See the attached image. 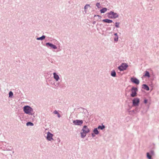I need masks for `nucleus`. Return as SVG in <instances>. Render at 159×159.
<instances>
[{"instance_id": "obj_9", "label": "nucleus", "mask_w": 159, "mask_h": 159, "mask_svg": "<svg viewBox=\"0 0 159 159\" xmlns=\"http://www.w3.org/2000/svg\"><path fill=\"white\" fill-rule=\"evenodd\" d=\"M82 131H83L86 134L89 133V129L88 128L87 126L85 125L84 126Z\"/></svg>"}, {"instance_id": "obj_29", "label": "nucleus", "mask_w": 159, "mask_h": 159, "mask_svg": "<svg viewBox=\"0 0 159 159\" xmlns=\"http://www.w3.org/2000/svg\"><path fill=\"white\" fill-rule=\"evenodd\" d=\"M147 100H144V102L145 103H147Z\"/></svg>"}, {"instance_id": "obj_4", "label": "nucleus", "mask_w": 159, "mask_h": 159, "mask_svg": "<svg viewBox=\"0 0 159 159\" xmlns=\"http://www.w3.org/2000/svg\"><path fill=\"white\" fill-rule=\"evenodd\" d=\"M138 90L137 88L133 87L131 89L132 93L131 96L132 97H134L136 96L137 94L136 92Z\"/></svg>"}, {"instance_id": "obj_13", "label": "nucleus", "mask_w": 159, "mask_h": 159, "mask_svg": "<svg viewBox=\"0 0 159 159\" xmlns=\"http://www.w3.org/2000/svg\"><path fill=\"white\" fill-rule=\"evenodd\" d=\"M143 88L146 90L148 91L149 90V87L146 84H143Z\"/></svg>"}, {"instance_id": "obj_23", "label": "nucleus", "mask_w": 159, "mask_h": 159, "mask_svg": "<svg viewBox=\"0 0 159 159\" xmlns=\"http://www.w3.org/2000/svg\"><path fill=\"white\" fill-rule=\"evenodd\" d=\"M90 7V5L89 4H87L84 7V9L85 10H86L89 7Z\"/></svg>"}, {"instance_id": "obj_8", "label": "nucleus", "mask_w": 159, "mask_h": 159, "mask_svg": "<svg viewBox=\"0 0 159 159\" xmlns=\"http://www.w3.org/2000/svg\"><path fill=\"white\" fill-rule=\"evenodd\" d=\"M73 122L76 125H80L82 124L83 121L82 120H76L74 121Z\"/></svg>"}, {"instance_id": "obj_31", "label": "nucleus", "mask_w": 159, "mask_h": 159, "mask_svg": "<svg viewBox=\"0 0 159 159\" xmlns=\"http://www.w3.org/2000/svg\"><path fill=\"white\" fill-rule=\"evenodd\" d=\"M115 35H116V36H117V33H116L115 34Z\"/></svg>"}, {"instance_id": "obj_16", "label": "nucleus", "mask_w": 159, "mask_h": 159, "mask_svg": "<svg viewBox=\"0 0 159 159\" xmlns=\"http://www.w3.org/2000/svg\"><path fill=\"white\" fill-rule=\"evenodd\" d=\"M45 36L43 35L42 37L37 38V39L38 40H43L45 38Z\"/></svg>"}, {"instance_id": "obj_25", "label": "nucleus", "mask_w": 159, "mask_h": 159, "mask_svg": "<svg viewBox=\"0 0 159 159\" xmlns=\"http://www.w3.org/2000/svg\"><path fill=\"white\" fill-rule=\"evenodd\" d=\"M119 23L116 22L115 23V26L116 27L118 28L119 27Z\"/></svg>"}, {"instance_id": "obj_26", "label": "nucleus", "mask_w": 159, "mask_h": 159, "mask_svg": "<svg viewBox=\"0 0 159 159\" xmlns=\"http://www.w3.org/2000/svg\"><path fill=\"white\" fill-rule=\"evenodd\" d=\"M13 95V93L11 91H10L9 93V96L10 97Z\"/></svg>"}, {"instance_id": "obj_1", "label": "nucleus", "mask_w": 159, "mask_h": 159, "mask_svg": "<svg viewBox=\"0 0 159 159\" xmlns=\"http://www.w3.org/2000/svg\"><path fill=\"white\" fill-rule=\"evenodd\" d=\"M23 111L25 113L29 115H32L33 110V109L29 106H26L23 107Z\"/></svg>"}, {"instance_id": "obj_27", "label": "nucleus", "mask_w": 159, "mask_h": 159, "mask_svg": "<svg viewBox=\"0 0 159 159\" xmlns=\"http://www.w3.org/2000/svg\"><path fill=\"white\" fill-rule=\"evenodd\" d=\"M118 40V37L117 36L116 37L114 38V40L116 41H117Z\"/></svg>"}, {"instance_id": "obj_18", "label": "nucleus", "mask_w": 159, "mask_h": 159, "mask_svg": "<svg viewBox=\"0 0 159 159\" xmlns=\"http://www.w3.org/2000/svg\"><path fill=\"white\" fill-rule=\"evenodd\" d=\"M111 75L113 77H115L116 75V73L115 71H112L111 73Z\"/></svg>"}, {"instance_id": "obj_32", "label": "nucleus", "mask_w": 159, "mask_h": 159, "mask_svg": "<svg viewBox=\"0 0 159 159\" xmlns=\"http://www.w3.org/2000/svg\"><path fill=\"white\" fill-rule=\"evenodd\" d=\"M97 16H98V17H100V18H101V16H99V15H98Z\"/></svg>"}, {"instance_id": "obj_2", "label": "nucleus", "mask_w": 159, "mask_h": 159, "mask_svg": "<svg viewBox=\"0 0 159 159\" xmlns=\"http://www.w3.org/2000/svg\"><path fill=\"white\" fill-rule=\"evenodd\" d=\"M118 16L117 13L112 11L107 13V16L109 18H110L115 19Z\"/></svg>"}, {"instance_id": "obj_30", "label": "nucleus", "mask_w": 159, "mask_h": 159, "mask_svg": "<svg viewBox=\"0 0 159 159\" xmlns=\"http://www.w3.org/2000/svg\"><path fill=\"white\" fill-rule=\"evenodd\" d=\"M58 115V116L59 117H60V115L59 114V113H58V114H57Z\"/></svg>"}, {"instance_id": "obj_14", "label": "nucleus", "mask_w": 159, "mask_h": 159, "mask_svg": "<svg viewBox=\"0 0 159 159\" xmlns=\"http://www.w3.org/2000/svg\"><path fill=\"white\" fill-rule=\"evenodd\" d=\"M107 9L106 8H103L101 10L100 12L101 13H104L107 11Z\"/></svg>"}, {"instance_id": "obj_17", "label": "nucleus", "mask_w": 159, "mask_h": 159, "mask_svg": "<svg viewBox=\"0 0 159 159\" xmlns=\"http://www.w3.org/2000/svg\"><path fill=\"white\" fill-rule=\"evenodd\" d=\"M144 76H147V77H150V75H149V72L148 71H146L145 72V74L144 75Z\"/></svg>"}, {"instance_id": "obj_20", "label": "nucleus", "mask_w": 159, "mask_h": 159, "mask_svg": "<svg viewBox=\"0 0 159 159\" xmlns=\"http://www.w3.org/2000/svg\"><path fill=\"white\" fill-rule=\"evenodd\" d=\"M93 132L96 134H98V131L97 128L94 129Z\"/></svg>"}, {"instance_id": "obj_21", "label": "nucleus", "mask_w": 159, "mask_h": 159, "mask_svg": "<svg viewBox=\"0 0 159 159\" xmlns=\"http://www.w3.org/2000/svg\"><path fill=\"white\" fill-rule=\"evenodd\" d=\"M26 125L27 126H28L29 125H31V126H33L34 125V124L33 123H32L31 122H28L26 123Z\"/></svg>"}, {"instance_id": "obj_28", "label": "nucleus", "mask_w": 159, "mask_h": 159, "mask_svg": "<svg viewBox=\"0 0 159 159\" xmlns=\"http://www.w3.org/2000/svg\"><path fill=\"white\" fill-rule=\"evenodd\" d=\"M54 113L55 114H58L59 113L57 111H54Z\"/></svg>"}, {"instance_id": "obj_24", "label": "nucleus", "mask_w": 159, "mask_h": 159, "mask_svg": "<svg viewBox=\"0 0 159 159\" xmlns=\"http://www.w3.org/2000/svg\"><path fill=\"white\" fill-rule=\"evenodd\" d=\"M96 6L98 8H100L101 7L100 4L99 3H97Z\"/></svg>"}, {"instance_id": "obj_5", "label": "nucleus", "mask_w": 159, "mask_h": 159, "mask_svg": "<svg viewBox=\"0 0 159 159\" xmlns=\"http://www.w3.org/2000/svg\"><path fill=\"white\" fill-rule=\"evenodd\" d=\"M139 99L138 98H135L133 101V106H137L139 105Z\"/></svg>"}, {"instance_id": "obj_6", "label": "nucleus", "mask_w": 159, "mask_h": 159, "mask_svg": "<svg viewBox=\"0 0 159 159\" xmlns=\"http://www.w3.org/2000/svg\"><path fill=\"white\" fill-rule=\"evenodd\" d=\"M53 136V134H51L50 132H48L47 133V139L49 141H51L52 140H53V139L52 138Z\"/></svg>"}, {"instance_id": "obj_12", "label": "nucleus", "mask_w": 159, "mask_h": 159, "mask_svg": "<svg viewBox=\"0 0 159 159\" xmlns=\"http://www.w3.org/2000/svg\"><path fill=\"white\" fill-rule=\"evenodd\" d=\"M102 21L104 22H106L108 23H111L112 22V20L108 19L103 20Z\"/></svg>"}, {"instance_id": "obj_22", "label": "nucleus", "mask_w": 159, "mask_h": 159, "mask_svg": "<svg viewBox=\"0 0 159 159\" xmlns=\"http://www.w3.org/2000/svg\"><path fill=\"white\" fill-rule=\"evenodd\" d=\"M147 157L149 159H152L151 156L149 155V153L148 152L147 153Z\"/></svg>"}, {"instance_id": "obj_7", "label": "nucleus", "mask_w": 159, "mask_h": 159, "mask_svg": "<svg viewBox=\"0 0 159 159\" xmlns=\"http://www.w3.org/2000/svg\"><path fill=\"white\" fill-rule=\"evenodd\" d=\"M130 80L132 82L137 84H139V81L136 78H131Z\"/></svg>"}, {"instance_id": "obj_11", "label": "nucleus", "mask_w": 159, "mask_h": 159, "mask_svg": "<svg viewBox=\"0 0 159 159\" xmlns=\"http://www.w3.org/2000/svg\"><path fill=\"white\" fill-rule=\"evenodd\" d=\"M54 75V78L56 80V81H58L59 79V77L58 75H57L55 73H53Z\"/></svg>"}, {"instance_id": "obj_3", "label": "nucleus", "mask_w": 159, "mask_h": 159, "mask_svg": "<svg viewBox=\"0 0 159 159\" xmlns=\"http://www.w3.org/2000/svg\"><path fill=\"white\" fill-rule=\"evenodd\" d=\"M128 66L126 63H123L119 66L118 69L120 71H123L125 70L127 68Z\"/></svg>"}, {"instance_id": "obj_15", "label": "nucleus", "mask_w": 159, "mask_h": 159, "mask_svg": "<svg viewBox=\"0 0 159 159\" xmlns=\"http://www.w3.org/2000/svg\"><path fill=\"white\" fill-rule=\"evenodd\" d=\"M86 133L83 131L81 133V135L82 138H84L86 136Z\"/></svg>"}, {"instance_id": "obj_19", "label": "nucleus", "mask_w": 159, "mask_h": 159, "mask_svg": "<svg viewBox=\"0 0 159 159\" xmlns=\"http://www.w3.org/2000/svg\"><path fill=\"white\" fill-rule=\"evenodd\" d=\"M105 126L104 125H102V126H99L98 127V129H103L105 128Z\"/></svg>"}, {"instance_id": "obj_10", "label": "nucleus", "mask_w": 159, "mask_h": 159, "mask_svg": "<svg viewBox=\"0 0 159 159\" xmlns=\"http://www.w3.org/2000/svg\"><path fill=\"white\" fill-rule=\"evenodd\" d=\"M46 45L47 46L48 45L51 48L53 49H57V47L55 45L52 43H46Z\"/></svg>"}]
</instances>
